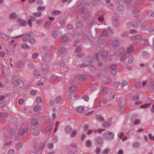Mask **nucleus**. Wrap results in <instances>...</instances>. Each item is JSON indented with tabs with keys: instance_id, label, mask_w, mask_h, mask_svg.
<instances>
[{
	"instance_id": "23",
	"label": "nucleus",
	"mask_w": 154,
	"mask_h": 154,
	"mask_svg": "<svg viewBox=\"0 0 154 154\" xmlns=\"http://www.w3.org/2000/svg\"><path fill=\"white\" fill-rule=\"evenodd\" d=\"M140 146V144L138 142H134L132 146L134 148H137L138 147Z\"/></svg>"
},
{
	"instance_id": "1",
	"label": "nucleus",
	"mask_w": 154,
	"mask_h": 154,
	"mask_svg": "<svg viewBox=\"0 0 154 154\" xmlns=\"http://www.w3.org/2000/svg\"><path fill=\"white\" fill-rule=\"evenodd\" d=\"M103 136L106 140H111L113 139L114 135L112 132L106 131L103 133Z\"/></svg>"
},
{
	"instance_id": "21",
	"label": "nucleus",
	"mask_w": 154,
	"mask_h": 154,
	"mask_svg": "<svg viewBox=\"0 0 154 154\" xmlns=\"http://www.w3.org/2000/svg\"><path fill=\"white\" fill-rule=\"evenodd\" d=\"M142 38V36L141 35H137L131 37V39L133 40L141 39Z\"/></svg>"
},
{
	"instance_id": "34",
	"label": "nucleus",
	"mask_w": 154,
	"mask_h": 154,
	"mask_svg": "<svg viewBox=\"0 0 154 154\" xmlns=\"http://www.w3.org/2000/svg\"><path fill=\"white\" fill-rule=\"evenodd\" d=\"M76 25L78 28L81 27L83 25V23L81 21H78L76 23Z\"/></svg>"
},
{
	"instance_id": "55",
	"label": "nucleus",
	"mask_w": 154,
	"mask_h": 154,
	"mask_svg": "<svg viewBox=\"0 0 154 154\" xmlns=\"http://www.w3.org/2000/svg\"><path fill=\"white\" fill-rule=\"evenodd\" d=\"M86 146L87 147H90L91 145V141L89 140H88L86 141Z\"/></svg>"
},
{
	"instance_id": "9",
	"label": "nucleus",
	"mask_w": 154,
	"mask_h": 154,
	"mask_svg": "<svg viewBox=\"0 0 154 154\" xmlns=\"http://www.w3.org/2000/svg\"><path fill=\"white\" fill-rule=\"evenodd\" d=\"M23 36L24 37L22 38V41L24 42L28 40L30 38V35H28V34L27 33L23 34Z\"/></svg>"
},
{
	"instance_id": "48",
	"label": "nucleus",
	"mask_w": 154,
	"mask_h": 154,
	"mask_svg": "<svg viewBox=\"0 0 154 154\" xmlns=\"http://www.w3.org/2000/svg\"><path fill=\"white\" fill-rule=\"evenodd\" d=\"M109 150H110L109 148H106L103 151V154H107L109 152Z\"/></svg>"
},
{
	"instance_id": "20",
	"label": "nucleus",
	"mask_w": 154,
	"mask_h": 154,
	"mask_svg": "<svg viewBox=\"0 0 154 154\" xmlns=\"http://www.w3.org/2000/svg\"><path fill=\"white\" fill-rule=\"evenodd\" d=\"M32 133L34 135L38 136L39 134V131L38 129H35L32 131Z\"/></svg>"
},
{
	"instance_id": "60",
	"label": "nucleus",
	"mask_w": 154,
	"mask_h": 154,
	"mask_svg": "<svg viewBox=\"0 0 154 154\" xmlns=\"http://www.w3.org/2000/svg\"><path fill=\"white\" fill-rule=\"evenodd\" d=\"M124 133L122 132H120L118 134V136L119 137H120V138H121L124 136Z\"/></svg>"
},
{
	"instance_id": "63",
	"label": "nucleus",
	"mask_w": 154,
	"mask_h": 154,
	"mask_svg": "<svg viewBox=\"0 0 154 154\" xmlns=\"http://www.w3.org/2000/svg\"><path fill=\"white\" fill-rule=\"evenodd\" d=\"M51 78L52 80L55 81L57 79L58 77L55 75H52L51 76Z\"/></svg>"
},
{
	"instance_id": "36",
	"label": "nucleus",
	"mask_w": 154,
	"mask_h": 154,
	"mask_svg": "<svg viewBox=\"0 0 154 154\" xmlns=\"http://www.w3.org/2000/svg\"><path fill=\"white\" fill-rule=\"evenodd\" d=\"M42 15L41 13L40 12H38L34 13L33 14V15L35 17H40Z\"/></svg>"
},
{
	"instance_id": "45",
	"label": "nucleus",
	"mask_w": 154,
	"mask_h": 154,
	"mask_svg": "<svg viewBox=\"0 0 154 154\" xmlns=\"http://www.w3.org/2000/svg\"><path fill=\"white\" fill-rule=\"evenodd\" d=\"M21 47L25 49H28L29 48V47L26 44H23L21 46Z\"/></svg>"
},
{
	"instance_id": "4",
	"label": "nucleus",
	"mask_w": 154,
	"mask_h": 154,
	"mask_svg": "<svg viewBox=\"0 0 154 154\" xmlns=\"http://www.w3.org/2000/svg\"><path fill=\"white\" fill-rule=\"evenodd\" d=\"M112 23L114 26L118 27L119 26V23L118 18L116 17H113L112 19Z\"/></svg>"
},
{
	"instance_id": "57",
	"label": "nucleus",
	"mask_w": 154,
	"mask_h": 154,
	"mask_svg": "<svg viewBox=\"0 0 154 154\" xmlns=\"http://www.w3.org/2000/svg\"><path fill=\"white\" fill-rule=\"evenodd\" d=\"M143 55L145 57H148L149 54L146 51H144L143 53Z\"/></svg>"
},
{
	"instance_id": "19",
	"label": "nucleus",
	"mask_w": 154,
	"mask_h": 154,
	"mask_svg": "<svg viewBox=\"0 0 154 154\" xmlns=\"http://www.w3.org/2000/svg\"><path fill=\"white\" fill-rule=\"evenodd\" d=\"M134 50V47L132 45L129 46L127 47V52L128 53H130Z\"/></svg>"
},
{
	"instance_id": "31",
	"label": "nucleus",
	"mask_w": 154,
	"mask_h": 154,
	"mask_svg": "<svg viewBox=\"0 0 154 154\" xmlns=\"http://www.w3.org/2000/svg\"><path fill=\"white\" fill-rule=\"evenodd\" d=\"M96 119L99 120L101 121H103L104 120L103 118L100 115H97L96 116Z\"/></svg>"
},
{
	"instance_id": "43",
	"label": "nucleus",
	"mask_w": 154,
	"mask_h": 154,
	"mask_svg": "<svg viewBox=\"0 0 154 154\" xmlns=\"http://www.w3.org/2000/svg\"><path fill=\"white\" fill-rule=\"evenodd\" d=\"M108 33L107 30H104L102 32V35L103 36H106L108 35Z\"/></svg>"
},
{
	"instance_id": "37",
	"label": "nucleus",
	"mask_w": 154,
	"mask_h": 154,
	"mask_svg": "<svg viewBox=\"0 0 154 154\" xmlns=\"http://www.w3.org/2000/svg\"><path fill=\"white\" fill-rule=\"evenodd\" d=\"M133 60L134 57L132 56H130L128 58V63H131L133 62Z\"/></svg>"
},
{
	"instance_id": "33",
	"label": "nucleus",
	"mask_w": 154,
	"mask_h": 154,
	"mask_svg": "<svg viewBox=\"0 0 154 154\" xmlns=\"http://www.w3.org/2000/svg\"><path fill=\"white\" fill-rule=\"evenodd\" d=\"M0 35L3 38L6 40H8V37L4 33L1 34Z\"/></svg>"
},
{
	"instance_id": "18",
	"label": "nucleus",
	"mask_w": 154,
	"mask_h": 154,
	"mask_svg": "<svg viewBox=\"0 0 154 154\" xmlns=\"http://www.w3.org/2000/svg\"><path fill=\"white\" fill-rule=\"evenodd\" d=\"M76 90V87L75 85H72L69 87V91L70 92H72L75 91Z\"/></svg>"
},
{
	"instance_id": "56",
	"label": "nucleus",
	"mask_w": 154,
	"mask_h": 154,
	"mask_svg": "<svg viewBox=\"0 0 154 154\" xmlns=\"http://www.w3.org/2000/svg\"><path fill=\"white\" fill-rule=\"evenodd\" d=\"M49 104L51 106H54V101L53 100H50L49 101Z\"/></svg>"
},
{
	"instance_id": "53",
	"label": "nucleus",
	"mask_w": 154,
	"mask_h": 154,
	"mask_svg": "<svg viewBox=\"0 0 154 154\" xmlns=\"http://www.w3.org/2000/svg\"><path fill=\"white\" fill-rule=\"evenodd\" d=\"M54 146V144L53 143H49L48 144V148L51 149H52L53 148Z\"/></svg>"
},
{
	"instance_id": "22",
	"label": "nucleus",
	"mask_w": 154,
	"mask_h": 154,
	"mask_svg": "<svg viewBox=\"0 0 154 154\" xmlns=\"http://www.w3.org/2000/svg\"><path fill=\"white\" fill-rule=\"evenodd\" d=\"M26 131L23 129H20L18 130V134L19 135H23L26 132Z\"/></svg>"
},
{
	"instance_id": "61",
	"label": "nucleus",
	"mask_w": 154,
	"mask_h": 154,
	"mask_svg": "<svg viewBox=\"0 0 154 154\" xmlns=\"http://www.w3.org/2000/svg\"><path fill=\"white\" fill-rule=\"evenodd\" d=\"M141 85V83L140 82H137L135 85L136 87L137 88H139Z\"/></svg>"
},
{
	"instance_id": "7",
	"label": "nucleus",
	"mask_w": 154,
	"mask_h": 154,
	"mask_svg": "<svg viewBox=\"0 0 154 154\" xmlns=\"http://www.w3.org/2000/svg\"><path fill=\"white\" fill-rule=\"evenodd\" d=\"M38 122V121L37 118H33L32 120L31 124L32 125L35 126L36 125Z\"/></svg>"
},
{
	"instance_id": "40",
	"label": "nucleus",
	"mask_w": 154,
	"mask_h": 154,
	"mask_svg": "<svg viewBox=\"0 0 154 154\" xmlns=\"http://www.w3.org/2000/svg\"><path fill=\"white\" fill-rule=\"evenodd\" d=\"M36 42V40L34 38H32L29 41V43L32 45H34Z\"/></svg>"
},
{
	"instance_id": "6",
	"label": "nucleus",
	"mask_w": 154,
	"mask_h": 154,
	"mask_svg": "<svg viewBox=\"0 0 154 154\" xmlns=\"http://www.w3.org/2000/svg\"><path fill=\"white\" fill-rule=\"evenodd\" d=\"M100 57L103 59L106 57L108 55L107 52L105 51H103L101 52L100 53Z\"/></svg>"
},
{
	"instance_id": "24",
	"label": "nucleus",
	"mask_w": 154,
	"mask_h": 154,
	"mask_svg": "<svg viewBox=\"0 0 154 154\" xmlns=\"http://www.w3.org/2000/svg\"><path fill=\"white\" fill-rule=\"evenodd\" d=\"M22 143H17L15 145L16 149L17 150H18L22 146Z\"/></svg>"
},
{
	"instance_id": "2",
	"label": "nucleus",
	"mask_w": 154,
	"mask_h": 154,
	"mask_svg": "<svg viewBox=\"0 0 154 154\" xmlns=\"http://www.w3.org/2000/svg\"><path fill=\"white\" fill-rule=\"evenodd\" d=\"M13 85L14 88H20L24 85V82L20 80L14 79L12 80Z\"/></svg>"
},
{
	"instance_id": "32",
	"label": "nucleus",
	"mask_w": 154,
	"mask_h": 154,
	"mask_svg": "<svg viewBox=\"0 0 154 154\" xmlns=\"http://www.w3.org/2000/svg\"><path fill=\"white\" fill-rule=\"evenodd\" d=\"M128 84V82L126 80H123L122 81L121 84V86L123 88L125 86L127 85Z\"/></svg>"
},
{
	"instance_id": "50",
	"label": "nucleus",
	"mask_w": 154,
	"mask_h": 154,
	"mask_svg": "<svg viewBox=\"0 0 154 154\" xmlns=\"http://www.w3.org/2000/svg\"><path fill=\"white\" fill-rule=\"evenodd\" d=\"M138 24L136 21H134L132 22V26L134 27H137L138 26Z\"/></svg>"
},
{
	"instance_id": "5",
	"label": "nucleus",
	"mask_w": 154,
	"mask_h": 154,
	"mask_svg": "<svg viewBox=\"0 0 154 154\" xmlns=\"http://www.w3.org/2000/svg\"><path fill=\"white\" fill-rule=\"evenodd\" d=\"M44 54L46 57H49L52 55V52L50 50H47L45 51Z\"/></svg>"
},
{
	"instance_id": "27",
	"label": "nucleus",
	"mask_w": 154,
	"mask_h": 154,
	"mask_svg": "<svg viewBox=\"0 0 154 154\" xmlns=\"http://www.w3.org/2000/svg\"><path fill=\"white\" fill-rule=\"evenodd\" d=\"M57 33L58 32L55 30L53 31L52 32V36L54 38H56L57 36Z\"/></svg>"
},
{
	"instance_id": "64",
	"label": "nucleus",
	"mask_w": 154,
	"mask_h": 154,
	"mask_svg": "<svg viewBox=\"0 0 154 154\" xmlns=\"http://www.w3.org/2000/svg\"><path fill=\"white\" fill-rule=\"evenodd\" d=\"M139 97L138 95H136L133 97V100H136L139 99Z\"/></svg>"
},
{
	"instance_id": "58",
	"label": "nucleus",
	"mask_w": 154,
	"mask_h": 154,
	"mask_svg": "<svg viewBox=\"0 0 154 154\" xmlns=\"http://www.w3.org/2000/svg\"><path fill=\"white\" fill-rule=\"evenodd\" d=\"M140 122V120L139 119H136L134 121V123L135 125H137Z\"/></svg>"
},
{
	"instance_id": "15",
	"label": "nucleus",
	"mask_w": 154,
	"mask_h": 154,
	"mask_svg": "<svg viewBox=\"0 0 154 154\" xmlns=\"http://www.w3.org/2000/svg\"><path fill=\"white\" fill-rule=\"evenodd\" d=\"M51 24V22L47 21L44 24V28L46 29H48L50 28Z\"/></svg>"
},
{
	"instance_id": "49",
	"label": "nucleus",
	"mask_w": 154,
	"mask_h": 154,
	"mask_svg": "<svg viewBox=\"0 0 154 154\" xmlns=\"http://www.w3.org/2000/svg\"><path fill=\"white\" fill-rule=\"evenodd\" d=\"M120 83L119 82H117L115 83L113 85V87L114 88H116L120 85Z\"/></svg>"
},
{
	"instance_id": "52",
	"label": "nucleus",
	"mask_w": 154,
	"mask_h": 154,
	"mask_svg": "<svg viewBox=\"0 0 154 154\" xmlns=\"http://www.w3.org/2000/svg\"><path fill=\"white\" fill-rule=\"evenodd\" d=\"M59 122H57L55 124V128L54 132H56L57 131V129L58 127V125H59Z\"/></svg>"
},
{
	"instance_id": "29",
	"label": "nucleus",
	"mask_w": 154,
	"mask_h": 154,
	"mask_svg": "<svg viewBox=\"0 0 154 154\" xmlns=\"http://www.w3.org/2000/svg\"><path fill=\"white\" fill-rule=\"evenodd\" d=\"M86 79V77L84 75H81L79 77V79L80 81L85 80Z\"/></svg>"
},
{
	"instance_id": "41",
	"label": "nucleus",
	"mask_w": 154,
	"mask_h": 154,
	"mask_svg": "<svg viewBox=\"0 0 154 154\" xmlns=\"http://www.w3.org/2000/svg\"><path fill=\"white\" fill-rule=\"evenodd\" d=\"M24 65V63L22 61H20L18 64V66L19 68L23 67Z\"/></svg>"
},
{
	"instance_id": "12",
	"label": "nucleus",
	"mask_w": 154,
	"mask_h": 154,
	"mask_svg": "<svg viewBox=\"0 0 154 154\" xmlns=\"http://www.w3.org/2000/svg\"><path fill=\"white\" fill-rule=\"evenodd\" d=\"M58 51L59 54H62L65 52L66 51V49L64 47L61 46L59 48Z\"/></svg>"
},
{
	"instance_id": "47",
	"label": "nucleus",
	"mask_w": 154,
	"mask_h": 154,
	"mask_svg": "<svg viewBox=\"0 0 154 154\" xmlns=\"http://www.w3.org/2000/svg\"><path fill=\"white\" fill-rule=\"evenodd\" d=\"M12 143V141H11L9 142H8V143H6L5 144V145L4 146V147H3V149H5L6 148V147L7 146H10L11 144Z\"/></svg>"
},
{
	"instance_id": "30",
	"label": "nucleus",
	"mask_w": 154,
	"mask_h": 154,
	"mask_svg": "<svg viewBox=\"0 0 154 154\" xmlns=\"http://www.w3.org/2000/svg\"><path fill=\"white\" fill-rule=\"evenodd\" d=\"M62 99V97L61 96H59L57 97L55 99V102L57 103H59L61 100Z\"/></svg>"
},
{
	"instance_id": "28",
	"label": "nucleus",
	"mask_w": 154,
	"mask_h": 154,
	"mask_svg": "<svg viewBox=\"0 0 154 154\" xmlns=\"http://www.w3.org/2000/svg\"><path fill=\"white\" fill-rule=\"evenodd\" d=\"M68 40V38L66 36H63L61 38L60 41L62 43L66 42Z\"/></svg>"
},
{
	"instance_id": "62",
	"label": "nucleus",
	"mask_w": 154,
	"mask_h": 154,
	"mask_svg": "<svg viewBox=\"0 0 154 154\" xmlns=\"http://www.w3.org/2000/svg\"><path fill=\"white\" fill-rule=\"evenodd\" d=\"M100 152V147H97L96 150V152L97 154H99Z\"/></svg>"
},
{
	"instance_id": "39",
	"label": "nucleus",
	"mask_w": 154,
	"mask_h": 154,
	"mask_svg": "<svg viewBox=\"0 0 154 154\" xmlns=\"http://www.w3.org/2000/svg\"><path fill=\"white\" fill-rule=\"evenodd\" d=\"M77 131L75 130H74L73 131L71 134V136L72 137H75L77 133Z\"/></svg>"
},
{
	"instance_id": "17",
	"label": "nucleus",
	"mask_w": 154,
	"mask_h": 154,
	"mask_svg": "<svg viewBox=\"0 0 154 154\" xmlns=\"http://www.w3.org/2000/svg\"><path fill=\"white\" fill-rule=\"evenodd\" d=\"M9 17L10 19L12 20L15 19L17 17L16 14L15 13H12L10 14Z\"/></svg>"
},
{
	"instance_id": "14",
	"label": "nucleus",
	"mask_w": 154,
	"mask_h": 154,
	"mask_svg": "<svg viewBox=\"0 0 154 154\" xmlns=\"http://www.w3.org/2000/svg\"><path fill=\"white\" fill-rule=\"evenodd\" d=\"M52 125H47L45 127V131L46 132L48 133L51 130L52 128Z\"/></svg>"
},
{
	"instance_id": "59",
	"label": "nucleus",
	"mask_w": 154,
	"mask_h": 154,
	"mask_svg": "<svg viewBox=\"0 0 154 154\" xmlns=\"http://www.w3.org/2000/svg\"><path fill=\"white\" fill-rule=\"evenodd\" d=\"M87 65L85 63H83L82 64H79L78 65L79 67H85V66H87Z\"/></svg>"
},
{
	"instance_id": "54",
	"label": "nucleus",
	"mask_w": 154,
	"mask_h": 154,
	"mask_svg": "<svg viewBox=\"0 0 154 154\" xmlns=\"http://www.w3.org/2000/svg\"><path fill=\"white\" fill-rule=\"evenodd\" d=\"M14 149H10L8 152V154H14Z\"/></svg>"
},
{
	"instance_id": "11",
	"label": "nucleus",
	"mask_w": 154,
	"mask_h": 154,
	"mask_svg": "<svg viewBox=\"0 0 154 154\" xmlns=\"http://www.w3.org/2000/svg\"><path fill=\"white\" fill-rule=\"evenodd\" d=\"M42 109V107L41 106L38 105L35 106L33 108L34 111L35 112H38Z\"/></svg>"
},
{
	"instance_id": "3",
	"label": "nucleus",
	"mask_w": 154,
	"mask_h": 154,
	"mask_svg": "<svg viewBox=\"0 0 154 154\" xmlns=\"http://www.w3.org/2000/svg\"><path fill=\"white\" fill-rule=\"evenodd\" d=\"M109 67L111 70V74L114 75H115L116 74L117 72L116 71L117 68V66L116 64H111Z\"/></svg>"
},
{
	"instance_id": "26",
	"label": "nucleus",
	"mask_w": 154,
	"mask_h": 154,
	"mask_svg": "<svg viewBox=\"0 0 154 154\" xmlns=\"http://www.w3.org/2000/svg\"><path fill=\"white\" fill-rule=\"evenodd\" d=\"M72 130V128L69 126H67L65 128V131L67 133H69Z\"/></svg>"
},
{
	"instance_id": "51",
	"label": "nucleus",
	"mask_w": 154,
	"mask_h": 154,
	"mask_svg": "<svg viewBox=\"0 0 154 154\" xmlns=\"http://www.w3.org/2000/svg\"><path fill=\"white\" fill-rule=\"evenodd\" d=\"M38 56V54L37 53H34L32 55V58L33 59H36Z\"/></svg>"
},
{
	"instance_id": "44",
	"label": "nucleus",
	"mask_w": 154,
	"mask_h": 154,
	"mask_svg": "<svg viewBox=\"0 0 154 154\" xmlns=\"http://www.w3.org/2000/svg\"><path fill=\"white\" fill-rule=\"evenodd\" d=\"M45 7L44 6H39L37 8V10L38 11H43L45 10Z\"/></svg>"
},
{
	"instance_id": "35",
	"label": "nucleus",
	"mask_w": 154,
	"mask_h": 154,
	"mask_svg": "<svg viewBox=\"0 0 154 154\" xmlns=\"http://www.w3.org/2000/svg\"><path fill=\"white\" fill-rule=\"evenodd\" d=\"M42 101V98L39 97H37L36 99V102L37 103H41Z\"/></svg>"
},
{
	"instance_id": "8",
	"label": "nucleus",
	"mask_w": 154,
	"mask_h": 154,
	"mask_svg": "<svg viewBox=\"0 0 154 154\" xmlns=\"http://www.w3.org/2000/svg\"><path fill=\"white\" fill-rule=\"evenodd\" d=\"M94 58L92 57H89L86 58L85 60V61L88 63H91L93 61Z\"/></svg>"
},
{
	"instance_id": "42",
	"label": "nucleus",
	"mask_w": 154,
	"mask_h": 154,
	"mask_svg": "<svg viewBox=\"0 0 154 154\" xmlns=\"http://www.w3.org/2000/svg\"><path fill=\"white\" fill-rule=\"evenodd\" d=\"M151 105V104L146 103L143 105H141L140 106V107L141 108H144L147 106H149Z\"/></svg>"
},
{
	"instance_id": "25",
	"label": "nucleus",
	"mask_w": 154,
	"mask_h": 154,
	"mask_svg": "<svg viewBox=\"0 0 154 154\" xmlns=\"http://www.w3.org/2000/svg\"><path fill=\"white\" fill-rule=\"evenodd\" d=\"M84 108L82 106L78 107L76 109L77 111L80 113L83 112L84 111Z\"/></svg>"
},
{
	"instance_id": "46",
	"label": "nucleus",
	"mask_w": 154,
	"mask_h": 154,
	"mask_svg": "<svg viewBox=\"0 0 154 154\" xmlns=\"http://www.w3.org/2000/svg\"><path fill=\"white\" fill-rule=\"evenodd\" d=\"M33 74L35 76H38L40 75L39 71L37 70H35L34 71Z\"/></svg>"
},
{
	"instance_id": "10",
	"label": "nucleus",
	"mask_w": 154,
	"mask_h": 154,
	"mask_svg": "<svg viewBox=\"0 0 154 154\" xmlns=\"http://www.w3.org/2000/svg\"><path fill=\"white\" fill-rule=\"evenodd\" d=\"M18 22L20 24V25L22 26H25L27 24L26 21L22 19H19Z\"/></svg>"
},
{
	"instance_id": "38",
	"label": "nucleus",
	"mask_w": 154,
	"mask_h": 154,
	"mask_svg": "<svg viewBox=\"0 0 154 154\" xmlns=\"http://www.w3.org/2000/svg\"><path fill=\"white\" fill-rule=\"evenodd\" d=\"M61 14V12L59 11L55 10L52 11V14L54 15H57Z\"/></svg>"
},
{
	"instance_id": "13",
	"label": "nucleus",
	"mask_w": 154,
	"mask_h": 154,
	"mask_svg": "<svg viewBox=\"0 0 154 154\" xmlns=\"http://www.w3.org/2000/svg\"><path fill=\"white\" fill-rule=\"evenodd\" d=\"M111 125V123L109 122H105L103 123L102 126L104 128H107Z\"/></svg>"
},
{
	"instance_id": "16",
	"label": "nucleus",
	"mask_w": 154,
	"mask_h": 154,
	"mask_svg": "<svg viewBox=\"0 0 154 154\" xmlns=\"http://www.w3.org/2000/svg\"><path fill=\"white\" fill-rule=\"evenodd\" d=\"M112 44L113 47H116L119 45V42L118 40H114L113 41Z\"/></svg>"
}]
</instances>
